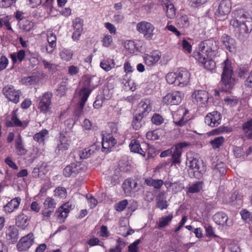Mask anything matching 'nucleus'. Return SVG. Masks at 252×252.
<instances>
[{"mask_svg": "<svg viewBox=\"0 0 252 252\" xmlns=\"http://www.w3.org/2000/svg\"><path fill=\"white\" fill-rule=\"evenodd\" d=\"M199 51L194 52L193 56L198 61H203L205 59L213 56L216 42L213 40H205L199 44Z\"/></svg>", "mask_w": 252, "mask_h": 252, "instance_id": "nucleus-1", "label": "nucleus"}, {"mask_svg": "<svg viewBox=\"0 0 252 252\" xmlns=\"http://www.w3.org/2000/svg\"><path fill=\"white\" fill-rule=\"evenodd\" d=\"M186 164L191 177L200 178L206 171V166L202 160L190 156H187Z\"/></svg>", "mask_w": 252, "mask_h": 252, "instance_id": "nucleus-2", "label": "nucleus"}, {"mask_svg": "<svg viewBox=\"0 0 252 252\" xmlns=\"http://www.w3.org/2000/svg\"><path fill=\"white\" fill-rule=\"evenodd\" d=\"M223 72L221 74V83L224 85L222 87V91L229 92L234 85V80L232 78V69L229 62L227 59L222 63Z\"/></svg>", "mask_w": 252, "mask_h": 252, "instance_id": "nucleus-3", "label": "nucleus"}, {"mask_svg": "<svg viewBox=\"0 0 252 252\" xmlns=\"http://www.w3.org/2000/svg\"><path fill=\"white\" fill-rule=\"evenodd\" d=\"M86 82H87L85 84L87 85L89 88H87L86 87L82 89L79 93V101L78 103V106L76 110L77 115H81L85 103L88 99V98L92 91L91 88L92 85L91 84L92 79H87Z\"/></svg>", "mask_w": 252, "mask_h": 252, "instance_id": "nucleus-4", "label": "nucleus"}, {"mask_svg": "<svg viewBox=\"0 0 252 252\" xmlns=\"http://www.w3.org/2000/svg\"><path fill=\"white\" fill-rule=\"evenodd\" d=\"M136 29L139 32L143 34L146 39L151 40L153 38L155 27L151 23L142 21L137 23Z\"/></svg>", "mask_w": 252, "mask_h": 252, "instance_id": "nucleus-5", "label": "nucleus"}, {"mask_svg": "<svg viewBox=\"0 0 252 252\" xmlns=\"http://www.w3.org/2000/svg\"><path fill=\"white\" fill-rule=\"evenodd\" d=\"M53 94L51 92H46L40 98L38 108L41 112L46 113L50 111L51 105V99Z\"/></svg>", "mask_w": 252, "mask_h": 252, "instance_id": "nucleus-6", "label": "nucleus"}, {"mask_svg": "<svg viewBox=\"0 0 252 252\" xmlns=\"http://www.w3.org/2000/svg\"><path fill=\"white\" fill-rule=\"evenodd\" d=\"M2 93L9 100L15 103L19 101L20 92L16 90L12 85H7L5 86L2 89Z\"/></svg>", "mask_w": 252, "mask_h": 252, "instance_id": "nucleus-7", "label": "nucleus"}, {"mask_svg": "<svg viewBox=\"0 0 252 252\" xmlns=\"http://www.w3.org/2000/svg\"><path fill=\"white\" fill-rule=\"evenodd\" d=\"M189 145H190V143L186 142L178 143L175 145V148L173 149V152H172V160L173 164L180 163V158L182 153V149Z\"/></svg>", "mask_w": 252, "mask_h": 252, "instance_id": "nucleus-8", "label": "nucleus"}, {"mask_svg": "<svg viewBox=\"0 0 252 252\" xmlns=\"http://www.w3.org/2000/svg\"><path fill=\"white\" fill-rule=\"evenodd\" d=\"M184 96V94L181 92H174L165 95L163 101L170 105H178L181 102Z\"/></svg>", "mask_w": 252, "mask_h": 252, "instance_id": "nucleus-9", "label": "nucleus"}, {"mask_svg": "<svg viewBox=\"0 0 252 252\" xmlns=\"http://www.w3.org/2000/svg\"><path fill=\"white\" fill-rule=\"evenodd\" d=\"M117 143V140L111 134L105 132L102 134V151L108 152Z\"/></svg>", "mask_w": 252, "mask_h": 252, "instance_id": "nucleus-10", "label": "nucleus"}, {"mask_svg": "<svg viewBox=\"0 0 252 252\" xmlns=\"http://www.w3.org/2000/svg\"><path fill=\"white\" fill-rule=\"evenodd\" d=\"M221 120L220 114L217 111H213L207 115L205 118V122L211 127H215L220 124Z\"/></svg>", "mask_w": 252, "mask_h": 252, "instance_id": "nucleus-11", "label": "nucleus"}, {"mask_svg": "<svg viewBox=\"0 0 252 252\" xmlns=\"http://www.w3.org/2000/svg\"><path fill=\"white\" fill-rule=\"evenodd\" d=\"M33 235L29 234L27 236L22 238L17 245L19 251H27L33 244L34 242Z\"/></svg>", "mask_w": 252, "mask_h": 252, "instance_id": "nucleus-12", "label": "nucleus"}, {"mask_svg": "<svg viewBox=\"0 0 252 252\" xmlns=\"http://www.w3.org/2000/svg\"><path fill=\"white\" fill-rule=\"evenodd\" d=\"M190 78L189 73L185 69L179 70L177 71V81L176 86L183 87L187 85Z\"/></svg>", "mask_w": 252, "mask_h": 252, "instance_id": "nucleus-13", "label": "nucleus"}, {"mask_svg": "<svg viewBox=\"0 0 252 252\" xmlns=\"http://www.w3.org/2000/svg\"><path fill=\"white\" fill-rule=\"evenodd\" d=\"M80 163H72L67 165L63 170V174L66 177L75 176L80 172L81 167Z\"/></svg>", "mask_w": 252, "mask_h": 252, "instance_id": "nucleus-14", "label": "nucleus"}, {"mask_svg": "<svg viewBox=\"0 0 252 252\" xmlns=\"http://www.w3.org/2000/svg\"><path fill=\"white\" fill-rule=\"evenodd\" d=\"M192 97L195 99L198 105L202 106L208 100V94L204 90H195L192 94Z\"/></svg>", "mask_w": 252, "mask_h": 252, "instance_id": "nucleus-15", "label": "nucleus"}, {"mask_svg": "<svg viewBox=\"0 0 252 252\" xmlns=\"http://www.w3.org/2000/svg\"><path fill=\"white\" fill-rule=\"evenodd\" d=\"M213 219L214 221L218 225L221 226H230L231 222L228 221V216L223 212H219L215 214Z\"/></svg>", "mask_w": 252, "mask_h": 252, "instance_id": "nucleus-16", "label": "nucleus"}, {"mask_svg": "<svg viewBox=\"0 0 252 252\" xmlns=\"http://www.w3.org/2000/svg\"><path fill=\"white\" fill-rule=\"evenodd\" d=\"M226 167L222 162L218 163L213 171V176L215 180H220L225 175L226 173Z\"/></svg>", "mask_w": 252, "mask_h": 252, "instance_id": "nucleus-17", "label": "nucleus"}, {"mask_svg": "<svg viewBox=\"0 0 252 252\" xmlns=\"http://www.w3.org/2000/svg\"><path fill=\"white\" fill-rule=\"evenodd\" d=\"M71 206V204L69 202H67L60 206L56 212L58 220H60V222L63 221L64 219L67 217V215L70 211L69 208Z\"/></svg>", "mask_w": 252, "mask_h": 252, "instance_id": "nucleus-18", "label": "nucleus"}, {"mask_svg": "<svg viewBox=\"0 0 252 252\" xmlns=\"http://www.w3.org/2000/svg\"><path fill=\"white\" fill-rule=\"evenodd\" d=\"M21 199L18 197L12 199L3 207V210L6 213H11L17 210L20 204Z\"/></svg>", "mask_w": 252, "mask_h": 252, "instance_id": "nucleus-19", "label": "nucleus"}, {"mask_svg": "<svg viewBox=\"0 0 252 252\" xmlns=\"http://www.w3.org/2000/svg\"><path fill=\"white\" fill-rule=\"evenodd\" d=\"M11 121H7L6 126L7 127L19 126L25 128L27 126V123L22 122L17 117L16 111H13L12 113Z\"/></svg>", "mask_w": 252, "mask_h": 252, "instance_id": "nucleus-20", "label": "nucleus"}, {"mask_svg": "<svg viewBox=\"0 0 252 252\" xmlns=\"http://www.w3.org/2000/svg\"><path fill=\"white\" fill-rule=\"evenodd\" d=\"M240 33H249L252 31V19L250 17H247L245 15V18L244 22H241L239 28Z\"/></svg>", "mask_w": 252, "mask_h": 252, "instance_id": "nucleus-21", "label": "nucleus"}, {"mask_svg": "<svg viewBox=\"0 0 252 252\" xmlns=\"http://www.w3.org/2000/svg\"><path fill=\"white\" fill-rule=\"evenodd\" d=\"M151 108L150 101L149 99L142 100L138 105V113L144 116H146L151 111Z\"/></svg>", "mask_w": 252, "mask_h": 252, "instance_id": "nucleus-22", "label": "nucleus"}, {"mask_svg": "<svg viewBox=\"0 0 252 252\" xmlns=\"http://www.w3.org/2000/svg\"><path fill=\"white\" fill-rule=\"evenodd\" d=\"M6 239L9 243H14L18 239V230L14 226H10L6 231Z\"/></svg>", "mask_w": 252, "mask_h": 252, "instance_id": "nucleus-23", "label": "nucleus"}, {"mask_svg": "<svg viewBox=\"0 0 252 252\" xmlns=\"http://www.w3.org/2000/svg\"><path fill=\"white\" fill-rule=\"evenodd\" d=\"M71 143V141L65 136H61L56 151L60 154L61 151H65L68 149Z\"/></svg>", "mask_w": 252, "mask_h": 252, "instance_id": "nucleus-24", "label": "nucleus"}, {"mask_svg": "<svg viewBox=\"0 0 252 252\" xmlns=\"http://www.w3.org/2000/svg\"><path fill=\"white\" fill-rule=\"evenodd\" d=\"M15 142V148L17 154L19 156L25 155L27 153V150L24 147L22 137L20 134L16 138Z\"/></svg>", "mask_w": 252, "mask_h": 252, "instance_id": "nucleus-25", "label": "nucleus"}, {"mask_svg": "<svg viewBox=\"0 0 252 252\" xmlns=\"http://www.w3.org/2000/svg\"><path fill=\"white\" fill-rule=\"evenodd\" d=\"M230 3L229 0H222L219 5L218 12L220 16L228 13L230 10Z\"/></svg>", "mask_w": 252, "mask_h": 252, "instance_id": "nucleus-26", "label": "nucleus"}, {"mask_svg": "<svg viewBox=\"0 0 252 252\" xmlns=\"http://www.w3.org/2000/svg\"><path fill=\"white\" fill-rule=\"evenodd\" d=\"M174 123L179 126L185 125L188 119L184 118V116H181V111L178 110L173 114Z\"/></svg>", "mask_w": 252, "mask_h": 252, "instance_id": "nucleus-27", "label": "nucleus"}, {"mask_svg": "<svg viewBox=\"0 0 252 252\" xmlns=\"http://www.w3.org/2000/svg\"><path fill=\"white\" fill-rule=\"evenodd\" d=\"M28 217L25 215L23 212H21L16 219V225L24 229L27 226Z\"/></svg>", "mask_w": 252, "mask_h": 252, "instance_id": "nucleus-28", "label": "nucleus"}, {"mask_svg": "<svg viewBox=\"0 0 252 252\" xmlns=\"http://www.w3.org/2000/svg\"><path fill=\"white\" fill-rule=\"evenodd\" d=\"M221 41L226 48L230 52L235 48V41L226 34H224L221 37Z\"/></svg>", "mask_w": 252, "mask_h": 252, "instance_id": "nucleus-29", "label": "nucleus"}, {"mask_svg": "<svg viewBox=\"0 0 252 252\" xmlns=\"http://www.w3.org/2000/svg\"><path fill=\"white\" fill-rule=\"evenodd\" d=\"M129 147L131 152L138 153L145 157L146 151L141 147L140 144L137 140L135 139L132 140L129 144Z\"/></svg>", "mask_w": 252, "mask_h": 252, "instance_id": "nucleus-30", "label": "nucleus"}, {"mask_svg": "<svg viewBox=\"0 0 252 252\" xmlns=\"http://www.w3.org/2000/svg\"><path fill=\"white\" fill-rule=\"evenodd\" d=\"M160 59V56L157 52H153L149 55H146L144 57L145 63L151 65L157 63Z\"/></svg>", "mask_w": 252, "mask_h": 252, "instance_id": "nucleus-31", "label": "nucleus"}, {"mask_svg": "<svg viewBox=\"0 0 252 252\" xmlns=\"http://www.w3.org/2000/svg\"><path fill=\"white\" fill-rule=\"evenodd\" d=\"M145 183L148 186L153 187L156 189H160L164 182L161 179H153L152 178H148L145 179Z\"/></svg>", "mask_w": 252, "mask_h": 252, "instance_id": "nucleus-32", "label": "nucleus"}, {"mask_svg": "<svg viewBox=\"0 0 252 252\" xmlns=\"http://www.w3.org/2000/svg\"><path fill=\"white\" fill-rule=\"evenodd\" d=\"M48 134V131L47 130L45 129H43L41 131L35 134L33 136V139L39 143L44 144L45 137Z\"/></svg>", "mask_w": 252, "mask_h": 252, "instance_id": "nucleus-33", "label": "nucleus"}, {"mask_svg": "<svg viewBox=\"0 0 252 252\" xmlns=\"http://www.w3.org/2000/svg\"><path fill=\"white\" fill-rule=\"evenodd\" d=\"M202 184L203 183L200 181L193 183L188 188H187L188 189L187 193H195L198 192L202 189Z\"/></svg>", "mask_w": 252, "mask_h": 252, "instance_id": "nucleus-34", "label": "nucleus"}, {"mask_svg": "<svg viewBox=\"0 0 252 252\" xmlns=\"http://www.w3.org/2000/svg\"><path fill=\"white\" fill-rule=\"evenodd\" d=\"M225 141L224 138L222 136H219L215 138L210 141V143L212 148L214 149L220 147Z\"/></svg>", "mask_w": 252, "mask_h": 252, "instance_id": "nucleus-35", "label": "nucleus"}, {"mask_svg": "<svg viewBox=\"0 0 252 252\" xmlns=\"http://www.w3.org/2000/svg\"><path fill=\"white\" fill-rule=\"evenodd\" d=\"M165 7L167 17L170 19L174 18L176 15V11L173 3L169 1L166 4Z\"/></svg>", "mask_w": 252, "mask_h": 252, "instance_id": "nucleus-36", "label": "nucleus"}, {"mask_svg": "<svg viewBox=\"0 0 252 252\" xmlns=\"http://www.w3.org/2000/svg\"><path fill=\"white\" fill-rule=\"evenodd\" d=\"M144 116L141 114H136L134 117L132 125L135 129H139L142 126L141 121Z\"/></svg>", "mask_w": 252, "mask_h": 252, "instance_id": "nucleus-37", "label": "nucleus"}, {"mask_svg": "<svg viewBox=\"0 0 252 252\" xmlns=\"http://www.w3.org/2000/svg\"><path fill=\"white\" fill-rule=\"evenodd\" d=\"M73 52L70 49H63L60 53L61 59L64 61H70L73 56Z\"/></svg>", "mask_w": 252, "mask_h": 252, "instance_id": "nucleus-38", "label": "nucleus"}, {"mask_svg": "<svg viewBox=\"0 0 252 252\" xmlns=\"http://www.w3.org/2000/svg\"><path fill=\"white\" fill-rule=\"evenodd\" d=\"M19 24L21 29L26 32L30 31L33 27V23L25 19L22 21H19Z\"/></svg>", "mask_w": 252, "mask_h": 252, "instance_id": "nucleus-39", "label": "nucleus"}, {"mask_svg": "<svg viewBox=\"0 0 252 252\" xmlns=\"http://www.w3.org/2000/svg\"><path fill=\"white\" fill-rule=\"evenodd\" d=\"M43 205L44 209L54 211L56 206V202L54 199L48 197L45 200Z\"/></svg>", "mask_w": 252, "mask_h": 252, "instance_id": "nucleus-40", "label": "nucleus"}, {"mask_svg": "<svg viewBox=\"0 0 252 252\" xmlns=\"http://www.w3.org/2000/svg\"><path fill=\"white\" fill-rule=\"evenodd\" d=\"M243 128L247 137L252 139V119L243 125Z\"/></svg>", "mask_w": 252, "mask_h": 252, "instance_id": "nucleus-41", "label": "nucleus"}, {"mask_svg": "<svg viewBox=\"0 0 252 252\" xmlns=\"http://www.w3.org/2000/svg\"><path fill=\"white\" fill-rule=\"evenodd\" d=\"M161 134V131L159 129H156L148 132L146 134V137L151 140H156L159 138Z\"/></svg>", "mask_w": 252, "mask_h": 252, "instance_id": "nucleus-42", "label": "nucleus"}, {"mask_svg": "<svg viewBox=\"0 0 252 252\" xmlns=\"http://www.w3.org/2000/svg\"><path fill=\"white\" fill-rule=\"evenodd\" d=\"M204 65L205 68L208 70L213 69L216 66L215 62L212 60V58H206L203 61H198Z\"/></svg>", "mask_w": 252, "mask_h": 252, "instance_id": "nucleus-43", "label": "nucleus"}, {"mask_svg": "<svg viewBox=\"0 0 252 252\" xmlns=\"http://www.w3.org/2000/svg\"><path fill=\"white\" fill-rule=\"evenodd\" d=\"M100 65L105 71H109L114 67L115 64L112 60H103L100 63Z\"/></svg>", "mask_w": 252, "mask_h": 252, "instance_id": "nucleus-44", "label": "nucleus"}, {"mask_svg": "<svg viewBox=\"0 0 252 252\" xmlns=\"http://www.w3.org/2000/svg\"><path fill=\"white\" fill-rule=\"evenodd\" d=\"M242 219L248 223L252 222V213L247 209H243L240 212Z\"/></svg>", "mask_w": 252, "mask_h": 252, "instance_id": "nucleus-45", "label": "nucleus"}, {"mask_svg": "<svg viewBox=\"0 0 252 252\" xmlns=\"http://www.w3.org/2000/svg\"><path fill=\"white\" fill-rule=\"evenodd\" d=\"M173 215L172 214H170L165 217L160 218L158 223V227L163 228L167 225L171 221Z\"/></svg>", "mask_w": 252, "mask_h": 252, "instance_id": "nucleus-46", "label": "nucleus"}, {"mask_svg": "<svg viewBox=\"0 0 252 252\" xmlns=\"http://www.w3.org/2000/svg\"><path fill=\"white\" fill-rule=\"evenodd\" d=\"M55 196L58 197L60 198H64L67 195V192L66 189L62 187H59L57 188L55 190Z\"/></svg>", "mask_w": 252, "mask_h": 252, "instance_id": "nucleus-47", "label": "nucleus"}, {"mask_svg": "<svg viewBox=\"0 0 252 252\" xmlns=\"http://www.w3.org/2000/svg\"><path fill=\"white\" fill-rule=\"evenodd\" d=\"M94 151L90 148H86L79 152V156L81 159H86L94 154Z\"/></svg>", "mask_w": 252, "mask_h": 252, "instance_id": "nucleus-48", "label": "nucleus"}, {"mask_svg": "<svg viewBox=\"0 0 252 252\" xmlns=\"http://www.w3.org/2000/svg\"><path fill=\"white\" fill-rule=\"evenodd\" d=\"M231 131V128L227 126H220L219 127L214 129L210 133L212 135L219 134L223 132H228Z\"/></svg>", "mask_w": 252, "mask_h": 252, "instance_id": "nucleus-49", "label": "nucleus"}, {"mask_svg": "<svg viewBox=\"0 0 252 252\" xmlns=\"http://www.w3.org/2000/svg\"><path fill=\"white\" fill-rule=\"evenodd\" d=\"M132 182L130 180H126L123 183V188L126 194L129 195L130 193L131 190L132 189Z\"/></svg>", "mask_w": 252, "mask_h": 252, "instance_id": "nucleus-50", "label": "nucleus"}, {"mask_svg": "<svg viewBox=\"0 0 252 252\" xmlns=\"http://www.w3.org/2000/svg\"><path fill=\"white\" fill-rule=\"evenodd\" d=\"M83 20L79 18H76L73 22V27L74 31H79V32H82L83 31Z\"/></svg>", "mask_w": 252, "mask_h": 252, "instance_id": "nucleus-51", "label": "nucleus"}, {"mask_svg": "<svg viewBox=\"0 0 252 252\" xmlns=\"http://www.w3.org/2000/svg\"><path fill=\"white\" fill-rule=\"evenodd\" d=\"M167 82L169 84H174L176 86L177 81V72H170L168 73L166 76Z\"/></svg>", "mask_w": 252, "mask_h": 252, "instance_id": "nucleus-52", "label": "nucleus"}, {"mask_svg": "<svg viewBox=\"0 0 252 252\" xmlns=\"http://www.w3.org/2000/svg\"><path fill=\"white\" fill-rule=\"evenodd\" d=\"M22 81L27 85H32L36 84L38 82V79L35 76H31L24 78L22 79Z\"/></svg>", "mask_w": 252, "mask_h": 252, "instance_id": "nucleus-53", "label": "nucleus"}, {"mask_svg": "<svg viewBox=\"0 0 252 252\" xmlns=\"http://www.w3.org/2000/svg\"><path fill=\"white\" fill-rule=\"evenodd\" d=\"M127 204V200H123L115 204V209L117 211L121 212L126 208Z\"/></svg>", "mask_w": 252, "mask_h": 252, "instance_id": "nucleus-54", "label": "nucleus"}, {"mask_svg": "<svg viewBox=\"0 0 252 252\" xmlns=\"http://www.w3.org/2000/svg\"><path fill=\"white\" fill-rule=\"evenodd\" d=\"M245 14H243L242 16H241L240 17L239 19H238H238L231 20L230 22V24L233 27L239 29L240 24L241 23V22H244V19H245Z\"/></svg>", "mask_w": 252, "mask_h": 252, "instance_id": "nucleus-55", "label": "nucleus"}, {"mask_svg": "<svg viewBox=\"0 0 252 252\" xmlns=\"http://www.w3.org/2000/svg\"><path fill=\"white\" fill-rule=\"evenodd\" d=\"M8 64V59L5 56H1L0 58V71L5 69Z\"/></svg>", "mask_w": 252, "mask_h": 252, "instance_id": "nucleus-56", "label": "nucleus"}, {"mask_svg": "<svg viewBox=\"0 0 252 252\" xmlns=\"http://www.w3.org/2000/svg\"><path fill=\"white\" fill-rule=\"evenodd\" d=\"M163 119L158 114H155L152 118V122L157 125H160L163 123Z\"/></svg>", "mask_w": 252, "mask_h": 252, "instance_id": "nucleus-57", "label": "nucleus"}, {"mask_svg": "<svg viewBox=\"0 0 252 252\" xmlns=\"http://www.w3.org/2000/svg\"><path fill=\"white\" fill-rule=\"evenodd\" d=\"M113 41L112 37L111 35H105L102 39L103 46L109 47Z\"/></svg>", "mask_w": 252, "mask_h": 252, "instance_id": "nucleus-58", "label": "nucleus"}, {"mask_svg": "<svg viewBox=\"0 0 252 252\" xmlns=\"http://www.w3.org/2000/svg\"><path fill=\"white\" fill-rule=\"evenodd\" d=\"M231 200L232 201H241L243 198V195L237 190H235L231 195Z\"/></svg>", "mask_w": 252, "mask_h": 252, "instance_id": "nucleus-59", "label": "nucleus"}, {"mask_svg": "<svg viewBox=\"0 0 252 252\" xmlns=\"http://www.w3.org/2000/svg\"><path fill=\"white\" fill-rule=\"evenodd\" d=\"M47 41L48 44H52L56 45L57 38L56 35L52 32H49L47 34Z\"/></svg>", "mask_w": 252, "mask_h": 252, "instance_id": "nucleus-60", "label": "nucleus"}, {"mask_svg": "<svg viewBox=\"0 0 252 252\" xmlns=\"http://www.w3.org/2000/svg\"><path fill=\"white\" fill-rule=\"evenodd\" d=\"M67 81V79L64 81H62L59 87L58 91L62 93V95L68 89Z\"/></svg>", "mask_w": 252, "mask_h": 252, "instance_id": "nucleus-61", "label": "nucleus"}, {"mask_svg": "<svg viewBox=\"0 0 252 252\" xmlns=\"http://www.w3.org/2000/svg\"><path fill=\"white\" fill-rule=\"evenodd\" d=\"M0 22L2 24V26L5 25L8 30H12V28L9 22V18L7 16H5L0 18Z\"/></svg>", "mask_w": 252, "mask_h": 252, "instance_id": "nucleus-62", "label": "nucleus"}, {"mask_svg": "<svg viewBox=\"0 0 252 252\" xmlns=\"http://www.w3.org/2000/svg\"><path fill=\"white\" fill-rule=\"evenodd\" d=\"M224 100L225 104L230 106L236 105L238 103V99L234 98L227 97Z\"/></svg>", "mask_w": 252, "mask_h": 252, "instance_id": "nucleus-63", "label": "nucleus"}, {"mask_svg": "<svg viewBox=\"0 0 252 252\" xmlns=\"http://www.w3.org/2000/svg\"><path fill=\"white\" fill-rule=\"evenodd\" d=\"M228 249L230 252H241L239 245L234 243L230 244Z\"/></svg>", "mask_w": 252, "mask_h": 252, "instance_id": "nucleus-64", "label": "nucleus"}]
</instances>
